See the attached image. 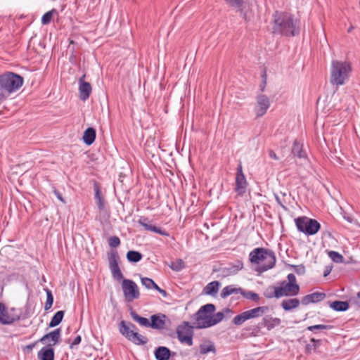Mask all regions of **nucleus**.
<instances>
[{
	"label": "nucleus",
	"instance_id": "f257e3e1",
	"mask_svg": "<svg viewBox=\"0 0 360 360\" xmlns=\"http://www.w3.org/2000/svg\"><path fill=\"white\" fill-rule=\"evenodd\" d=\"M271 25L274 34L294 37L300 33V21L286 12L276 11L272 15Z\"/></svg>",
	"mask_w": 360,
	"mask_h": 360
},
{
	"label": "nucleus",
	"instance_id": "f03ea898",
	"mask_svg": "<svg viewBox=\"0 0 360 360\" xmlns=\"http://www.w3.org/2000/svg\"><path fill=\"white\" fill-rule=\"evenodd\" d=\"M249 260L257 264V271L262 273L274 267L276 262L275 253L269 249L257 248L249 254Z\"/></svg>",
	"mask_w": 360,
	"mask_h": 360
},
{
	"label": "nucleus",
	"instance_id": "7ed1b4c3",
	"mask_svg": "<svg viewBox=\"0 0 360 360\" xmlns=\"http://www.w3.org/2000/svg\"><path fill=\"white\" fill-rule=\"evenodd\" d=\"M352 68L350 62L334 60L331 63L330 83L333 85L342 86L350 77Z\"/></svg>",
	"mask_w": 360,
	"mask_h": 360
},
{
	"label": "nucleus",
	"instance_id": "20e7f679",
	"mask_svg": "<svg viewBox=\"0 0 360 360\" xmlns=\"http://www.w3.org/2000/svg\"><path fill=\"white\" fill-rule=\"evenodd\" d=\"M136 326L131 322L121 321L119 323V332L127 340L136 345H144L148 340L146 337L136 331Z\"/></svg>",
	"mask_w": 360,
	"mask_h": 360
},
{
	"label": "nucleus",
	"instance_id": "39448f33",
	"mask_svg": "<svg viewBox=\"0 0 360 360\" xmlns=\"http://www.w3.org/2000/svg\"><path fill=\"white\" fill-rule=\"evenodd\" d=\"M23 82V77L14 72H8L0 75V88L8 94L17 91Z\"/></svg>",
	"mask_w": 360,
	"mask_h": 360
},
{
	"label": "nucleus",
	"instance_id": "423d86ee",
	"mask_svg": "<svg viewBox=\"0 0 360 360\" xmlns=\"http://www.w3.org/2000/svg\"><path fill=\"white\" fill-rule=\"evenodd\" d=\"M216 307L213 304H206L202 306L195 314V323L196 328H207L212 327V314L215 311Z\"/></svg>",
	"mask_w": 360,
	"mask_h": 360
},
{
	"label": "nucleus",
	"instance_id": "0eeeda50",
	"mask_svg": "<svg viewBox=\"0 0 360 360\" xmlns=\"http://www.w3.org/2000/svg\"><path fill=\"white\" fill-rule=\"evenodd\" d=\"M288 281L279 282L277 285L276 295L282 297H294L300 292V285L297 283V279L293 274H289L287 276Z\"/></svg>",
	"mask_w": 360,
	"mask_h": 360
},
{
	"label": "nucleus",
	"instance_id": "6e6552de",
	"mask_svg": "<svg viewBox=\"0 0 360 360\" xmlns=\"http://www.w3.org/2000/svg\"><path fill=\"white\" fill-rule=\"evenodd\" d=\"M295 222L297 230L307 236L315 235L321 229V224L317 220L307 217H298Z\"/></svg>",
	"mask_w": 360,
	"mask_h": 360
},
{
	"label": "nucleus",
	"instance_id": "1a4fd4ad",
	"mask_svg": "<svg viewBox=\"0 0 360 360\" xmlns=\"http://www.w3.org/2000/svg\"><path fill=\"white\" fill-rule=\"evenodd\" d=\"M177 338L181 343L193 345V327L188 321H184L176 328Z\"/></svg>",
	"mask_w": 360,
	"mask_h": 360
},
{
	"label": "nucleus",
	"instance_id": "9d476101",
	"mask_svg": "<svg viewBox=\"0 0 360 360\" xmlns=\"http://www.w3.org/2000/svg\"><path fill=\"white\" fill-rule=\"evenodd\" d=\"M122 288L127 302H130L139 298V289L134 281L124 278L122 283Z\"/></svg>",
	"mask_w": 360,
	"mask_h": 360
},
{
	"label": "nucleus",
	"instance_id": "9b49d317",
	"mask_svg": "<svg viewBox=\"0 0 360 360\" xmlns=\"http://www.w3.org/2000/svg\"><path fill=\"white\" fill-rule=\"evenodd\" d=\"M256 103L255 105V112L257 117H261L264 116L271 105V102L269 98L262 94H259L257 95L256 98Z\"/></svg>",
	"mask_w": 360,
	"mask_h": 360
},
{
	"label": "nucleus",
	"instance_id": "f8f14e48",
	"mask_svg": "<svg viewBox=\"0 0 360 360\" xmlns=\"http://www.w3.org/2000/svg\"><path fill=\"white\" fill-rule=\"evenodd\" d=\"M248 181L243 172V167L240 162L237 167L235 181V192L240 196H243L246 193Z\"/></svg>",
	"mask_w": 360,
	"mask_h": 360
},
{
	"label": "nucleus",
	"instance_id": "ddd939ff",
	"mask_svg": "<svg viewBox=\"0 0 360 360\" xmlns=\"http://www.w3.org/2000/svg\"><path fill=\"white\" fill-rule=\"evenodd\" d=\"M118 255L117 251L112 250L108 257L109 269L111 271L112 276L117 281L123 280V274L119 267Z\"/></svg>",
	"mask_w": 360,
	"mask_h": 360
},
{
	"label": "nucleus",
	"instance_id": "4468645a",
	"mask_svg": "<svg viewBox=\"0 0 360 360\" xmlns=\"http://www.w3.org/2000/svg\"><path fill=\"white\" fill-rule=\"evenodd\" d=\"M60 336L61 329L58 328L43 335L38 340V342H40L41 343L46 345V346H49V344H51V347H53V346L59 343L60 340Z\"/></svg>",
	"mask_w": 360,
	"mask_h": 360
},
{
	"label": "nucleus",
	"instance_id": "2eb2a0df",
	"mask_svg": "<svg viewBox=\"0 0 360 360\" xmlns=\"http://www.w3.org/2000/svg\"><path fill=\"white\" fill-rule=\"evenodd\" d=\"M85 75H83L78 80L79 98L82 101H86L89 98L92 88L89 82L85 81Z\"/></svg>",
	"mask_w": 360,
	"mask_h": 360
},
{
	"label": "nucleus",
	"instance_id": "dca6fc26",
	"mask_svg": "<svg viewBox=\"0 0 360 360\" xmlns=\"http://www.w3.org/2000/svg\"><path fill=\"white\" fill-rule=\"evenodd\" d=\"M139 223L147 231H150L164 236H169V233L165 230H163L153 224H149L148 219L146 217L141 218L139 220Z\"/></svg>",
	"mask_w": 360,
	"mask_h": 360
},
{
	"label": "nucleus",
	"instance_id": "f3484780",
	"mask_svg": "<svg viewBox=\"0 0 360 360\" xmlns=\"http://www.w3.org/2000/svg\"><path fill=\"white\" fill-rule=\"evenodd\" d=\"M166 319V315L163 314L152 315L150 316V327L157 330L165 328Z\"/></svg>",
	"mask_w": 360,
	"mask_h": 360
},
{
	"label": "nucleus",
	"instance_id": "a211bd4d",
	"mask_svg": "<svg viewBox=\"0 0 360 360\" xmlns=\"http://www.w3.org/2000/svg\"><path fill=\"white\" fill-rule=\"evenodd\" d=\"M325 297V293L316 292L304 296L301 300V303L303 305H308L311 303L321 302Z\"/></svg>",
	"mask_w": 360,
	"mask_h": 360
},
{
	"label": "nucleus",
	"instance_id": "6ab92c4d",
	"mask_svg": "<svg viewBox=\"0 0 360 360\" xmlns=\"http://www.w3.org/2000/svg\"><path fill=\"white\" fill-rule=\"evenodd\" d=\"M281 323V320L279 318L272 317L271 316L266 315L263 317L261 325L266 328L268 330L279 326Z\"/></svg>",
	"mask_w": 360,
	"mask_h": 360
},
{
	"label": "nucleus",
	"instance_id": "aec40b11",
	"mask_svg": "<svg viewBox=\"0 0 360 360\" xmlns=\"http://www.w3.org/2000/svg\"><path fill=\"white\" fill-rule=\"evenodd\" d=\"M54 349L51 347V344L43 347L37 353L39 360H54Z\"/></svg>",
	"mask_w": 360,
	"mask_h": 360
},
{
	"label": "nucleus",
	"instance_id": "412c9836",
	"mask_svg": "<svg viewBox=\"0 0 360 360\" xmlns=\"http://www.w3.org/2000/svg\"><path fill=\"white\" fill-rule=\"evenodd\" d=\"M171 354L172 352L169 349L164 346L157 347L154 352V355L157 360H169Z\"/></svg>",
	"mask_w": 360,
	"mask_h": 360
},
{
	"label": "nucleus",
	"instance_id": "4be33fe9",
	"mask_svg": "<svg viewBox=\"0 0 360 360\" xmlns=\"http://www.w3.org/2000/svg\"><path fill=\"white\" fill-rule=\"evenodd\" d=\"M242 290L243 289L241 288H237L234 285H226L221 290V297L225 299L231 295H236L239 293L241 295Z\"/></svg>",
	"mask_w": 360,
	"mask_h": 360
},
{
	"label": "nucleus",
	"instance_id": "5701e85b",
	"mask_svg": "<svg viewBox=\"0 0 360 360\" xmlns=\"http://www.w3.org/2000/svg\"><path fill=\"white\" fill-rule=\"evenodd\" d=\"M300 301L297 298L283 300L281 304V307L286 311H291L299 307Z\"/></svg>",
	"mask_w": 360,
	"mask_h": 360
},
{
	"label": "nucleus",
	"instance_id": "b1692460",
	"mask_svg": "<svg viewBox=\"0 0 360 360\" xmlns=\"http://www.w3.org/2000/svg\"><path fill=\"white\" fill-rule=\"evenodd\" d=\"M220 286V283L217 281L209 283L203 289V293L207 295L215 296Z\"/></svg>",
	"mask_w": 360,
	"mask_h": 360
},
{
	"label": "nucleus",
	"instance_id": "393cba45",
	"mask_svg": "<svg viewBox=\"0 0 360 360\" xmlns=\"http://www.w3.org/2000/svg\"><path fill=\"white\" fill-rule=\"evenodd\" d=\"M269 310V307L266 306L258 307L248 311H245L247 313L249 319L257 318L262 316Z\"/></svg>",
	"mask_w": 360,
	"mask_h": 360
},
{
	"label": "nucleus",
	"instance_id": "a878e982",
	"mask_svg": "<svg viewBox=\"0 0 360 360\" xmlns=\"http://www.w3.org/2000/svg\"><path fill=\"white\" fill-rule=\"evenodd\" d=\"M14 318L9 316L5 305L0 302V323L3 324H11L13 323Z\"/></svg>",
	"mask_w": 360,
	"mask_h": 360
},
{
	"label": "nucleus",
	"instance_id": "bb28decb",
	"mask_svg": "<svg viewBox=\"0 0 360 360\" xmlns=\"http://www.w3.org/2000/svg\"><path fill=\"white\" fill-rule=\"evenodd\" d=\"M82 139L86 145H91L96 139V130L92 127L87 128L84 132Z\"/></svg>",
	"mask_w": 360,
	"mask_h": 360
},
{
	"label": "nucleus",
	"instance_id": "cd10ccee",
	"mask_svg": "<svg viewBox=\"0 0 360 360\" xmlns=\"http://www.w3.org/2000/svg\"><path fill=\"white\" fill-rule=\"evenodd\" d=\"M232 313V310L228 307L224 308L223 311H218L216 314H212V326H215L220 323L224 318L225 314Z\"/></svg>",
	"mask_w": 360,
	"mask_h": 360
},
{
	"label": "nucleus",
	"instance_id": "c85d7f7f",
	"mask_svg": "<svg viewBox=\"0 0 360 360\" xmlns=\"http://www.w3.org/2000/svg\"><path fill=\"white\" fill-rule=\"evenodd\" d=\"M302 145L295 140L292 148V153L294 156L299 158H304L307 157L306 153L303 150Z\"/></svg>",
	"mask_w": 360,
	"mask_h": 360
},
{
	"label": "nucleus",
	"instance_id": "c756f323",
	"mask_svg": "<svg viewBox=\"0 0 360 360\" xmlns=\"http://www.w3.org/2000/svg\"><path fill=\"white\" fill-rule=\"evenodd\" d=\"M243 268V262L241 260H236L229 264L227 271L231 274H236Z\"/></svg>",
	"mask_w": 360,
	"mask_h": 360
},
{
	"label": "nucleus",
	"instance_id": "7c9ffc66",
	"mask_svg": "<svg viewBox=\"0 0 360 360\" xmlns=\"http://www.w3.org/2000/svg\"><path fill=\"white\" fill-rule=\"evenodd\" d=\"M330 307L337 311H345L349 309V304L345 301H334L330 304Z\"/></svg>",
	"mask_w": 360,
	"mask_h": 360
},
{
	"label": "nucleus",
	"instance_id": "2f4dec72",
	"mask_svg": "<svg viewBox=\"0 0 360 360\" xmlns=\"http://www.w3.org/2000/svg\"><path fill=\"white\" fill-rule=\"evenodd\" d=\"M65 312L64 311H57L52 317L51 321L49 323V327L53 328L59 325L63 321Z\"/></svg>",
	"mask_w": 360,
	"mask_h": 360
},
{
	"label": "nucleus",
	"instance_id": "473e14b6",
	"mask_svg": "<svg viewBox=\"0 0 360 360\" xmlns=\"http://www.w3.org/2000/svg\"><path fill=\"white\" fill-rule=\"evenodd\" d=\"M143 258V255L135 250H129L127 253V259L129 262L136 263L141 261Z\"/></svg>",
	"mask_w": 360,
	"mask_h": 360
},
{
	"label": "nucleus",
	"instance_id": "72a5a7b5",
	"mask_svg": "<svg viewBox=\"0 0 360 360\" xmlns=\"http://www.w3.org/2000/svg\"><path fill=\"white\" fill-rule=\"evenodd\" d=\"M131 316L133 320L134 321L137 322L141 326H144V327H147V328L150 327V321L147 318L140 316L135 311H131Z\"/></svg>",
	"mask_w": 360,
	"mask_h": 360
},
{
	"label": "nucleus",
	"instance_id": "f704fd0d",
	"mask_svg": "<svg viewBox=\"0 0 360 360\" xmlns=\"http://www.w3.org/2000/svg\"><path fill=\"white\" fill-rule=\"evenodd\" d=\"M229 6L236 8L238 11L243 13V18H246V13L243 12L242 6L244 4V0H224Z\"/></svg>",
	"mask_w": 360,
	"mask_h": 360
},
{
	"label": "nucleus",
	"instance_id": "c9c22d12",
	"mask_svg": "<svg viewBox=\"0 0 360 360\" xmlns=\"http://www.w3.org/2000/svg\"><path fill=\"white\" fill-rule=\"evenodd\" d=\"M248 320H249L248 316L245 311H243L233 318V323L236 326H241Z\"/></svg>",
	"mask_w": 360,
	"mask_h": 360
},
{
	"label": "nucleus",
	"instance_id": "e433bc0d",
	"mask_svg": "<svg viewBox=\"0 0 360 360\" xmlns=\"http://www.w3.org/2000/svg\"><path fill=\"white\" fill-rule=\"evenodd\" d=\"M210 352H215V347L212 342L203 343L200 345L201 354H206Z\"/></svg>",
	"mask_w": 360,
	"mask_h": 360
},
{
	"label": "nucleus",
	"instance_id": "4c0bfd02",
	"mask_svg": "<svg viewBox=\"0 0 360 360\" xmlns=\"http://www.w3.org/2000/svg\"><path fill=\"white\" fill-rule=\"evenodd\" d=\"M277 286H269L264 292V295L268 298L271 299L273 297L280 298L281 296L276 295Z\"/></svg>",
	"mask_w": 360,
	"mask_h": 360
},
{
	"label": "nucleus",
	"instance_id": "58836bf2",
	"mask_svg": "<svg viewBox=\"0 0 360 360\" xmlns=\"http://www.w3.org/2000/svg\"><path fill=\"white\" fill-rule=\"evenodd\" d=\"M141 284L147 289H155V285L157 284L154 282V281L148 277H142L141 278Z\"/></svg>",
	"mask_w": 360,
	"mask_h": 360
},
{
	"label": "nucleus",
	"instance_id": "ea45409f",
	"mask_svg": "<svg viewBox=\"0 0 360 360\" xmlns=\"http://www.w3.org/2000/svg\"><path fill=\"white\" fill-rule=\"evenodd\" d=\"M241 295H243V297H244L245 298H246L248 300H251L256 302H259V296L256 292H254L252 291H244L243 290Z\"/></svg>",
	"mask_w": 360,
	"mask_h": 360
},
{
	"label": "nucleus",
	"instance_id": "a19ab883",
	"mask_svg": "<svg viewBox=\"0 0 360 360\" xmlns=\"http://www.w3.org/2000/svg\"><path fill=\"white\" fill-rule=\"evenodd\" d=\"M321 341L320 340H315L314 338H311L310 340V343L307 345L306 349L307 352L315 351L321 345Z\"/></svg>",
	"mask_w": 360,
	"mask_h": 360
},
{
	"label": "nucleus",
	"instance_id": "79ce46f5",
	"mask_svg": "<svg viewBox=\"0 0 360 360\" xmlns=\"http://www.w3.org/2000/svg\"><path fill=\"white\" fill-rule=\"evenodd\" d=\"M329 257L336 263H342L344 260V257L342 255L335 251H330L328 252Z\"/></svg>",
	"mask_w": 360,
	"mask_h": 360
},
{
	"label": "nucleus",
	"instance_id": "37998d69",
	"mask_svg": "<svg viewBox=\"0 0 360 360\" xmlns=\"http://www.w3.org/2000/svg\"><path fill=\"white\" fill-rule=\"evenodd\" d=\"M53 302V296L52 295V292L50 290H46V301L45 302L44 305V309L46 311L50 309L52 307Z\"/></svg>",
	"mask_w": 360,
	"mask_h": 360
},
{
	"label": "nucleus",
	"instance_id": "c03bdc74",
	"mask_svg": "<svg viewBox=\"0 0 360 360\" xmlns=\"http://www.w3.org/2000/svg\"><path fill=\"white\" fill-rule=\"evenodd\" d=\"M95 198L96 200V203L98 209L100 210H103L105 208L104 201L102 199L100 193V191L98 188H96V194H95Z\"/></svg>",
	"mask_w": 360,
	"mask_h": 360
},
{
	"label": "nucleus",
	"instance_id": "a18cd8bd",
	"mask_svg": "<svg viewBox=\"0 0 360 360\" xmlns=\"http://www.w3.org/2000/svg\"><path fill=\"white\" fill-rule=\"evenodd\" d=\"M333 328V326L330 325L319 324L310 326L307 327V330L309 331H314L315 330H330Z\"/></svg>",
	"mask_w": 360,
	"mask_h": 360
},
{
	"label": "nucleus",
	"instance_id": "49530a36",
	"mask_svg": "<svg viewBox=\"0 0 360 360\" xmlns=\"http://www.w3.org/2000/svg\"><path fill=\"white\" fill-rule=\"evenodd\" d=\"M289 266L290 269H293L295 271V272L298 275H304L305 274L306 269L303 264H300V265L290 264Z\"/></svg>",
	"mask_w": 360,
	"mask_h": 360
},
{
	"label": "nucleus",
	"instance_id": "de8ad7c7",
	"mask_svg": "<svg viewBox=\"0 0 360 360\" xmlns=\"http://www.w3.org/2000/svg\"><path fill=\"white\" fill-rule=\"evenodd\" d=\"M169 267L174 271H179L184 267V263L181 259H178L176 262L172 263Z\"/></svg>",
	"mask_w": 360,
	"mask_h": 360
},
{
	"label": "nucleus",
	"instance_id": "09e8293b",
	"mask_svg": "<svg viewBox=\"0 0 360 360\" xmlns=\"http://www.w3.org/2000/svg\"><path fill=\"white\" fill-rule=\"evenodd\" d=\"M82 341V338L79 335H76L73 340L70 342V340L68 339L66 342L70 344V348L74 349L76 346L80 344Z\"/></svg>",
	"mask_w": 360,
	"mask_h": 360
},
{
	"label": "nucleus",
	"instance_id": "8fccbe9b",
	"mask_svg": "<svg viewBox=\"0 0 360 360\" xmlns=\"http://www.w3.org/2000/svg\"><path fill=\"white\" fill-rule=\"evenodd\" d=\"M53 15V11H48L44 13L41 18V23L43 25H48L50 23Z\"/></svg>",
	"mask_w": 360,
	"mask_h": 360
},
{
	"label": "nucleus",
	"instance_id": "3c124183",
	"mask_svg": "<svg viewBox=\"0 0 360 360\" xmlns=\"http://www.w3.org/2000/svg\"><path fill=\"white\" fill-rule=\"evenodd\" d=\"M108 244L111 248H117L120 245V239L117 236H112L108 239Z\"/></svg>",
	"mask_w": 360,
	"mask_h": 360
},
{
	"label": "nucleus",
	"instance_id": "603ef678",
	"mask_svg": "<svg viewBox=\"0 0 360 360\" xmlns=\"http://www.w3.org/2000/svg\"><path fill=\"white\" fill-rule=\"evenodd\" d=\"M354 304L360 309V291L357 293L356 297L353 300Z\"/></svg>",
	"mask_w": 360,
	"mask_h": 360
},
{
	"label": "nucleus",
	"instance_id": "864d4df0",
	"mask_svg": "<svg viewBox=\"0 0 360 360\" xmlns=\"http://www.w3.org/2000/svg\"><path fill=\"white\" fill-rule=\"evenodd\" d=\"M53 193H54L55 195L56 196V198L60 201H61L63 203H65V201L64 198H63V195H62V194L60 193V191H58V190L55 189L53 191Z\"/></svg>",
	"mask_w": 360,
	"mask_h": 360
},
{
	"label": "nucleus",
	"instance_id": "5fc2aeb1",
	"mask_svg": "<svg viewBox=\"0 0 360 360\" xmlns=\"http://www.w3.org/2000/svg\"><path fill=\"white\" fill-rule=\"evenodd\" d=\"M332 269H333L332 266H329V265L326 266L324 268V271H323V276L324 277L328 276L330 274Z\"/></svg>",
	"mask_w": 360,
	"mask_h": 360
},
{
	"label": "nucleus",
	"instance_id": "6e6d98bb",
	"mask_svg": "<svg viewBox=\"0 0 360 360\" xmlns=\"http://www.w3.org/2000/svg\"><path fill=\"white\" fill-rule=\"evenodd\" d=\"M155 290L159 292L164 297H166L167 296V292H166V290L160 288L158 285H155Z\"/></svg>",
	"mask_w": 360,
	"mask_h": 360
},
{
	"label": "nucleus",
	"instance_id": "4d7b16f0",
	"mask_svg": "<svg viewBox=\"0 0 360 360\" xmlns=\"http://www.w3.org/2000/svg\"><path fill=\"white\" fill-rule=\"evenodd\" d=\"M269 155L271 158L274 160H278V158L277 157L276 153L274 150H270L269 152Z\"/></svg>",
	"mask_w": 360,
	"mask_h": 360
},
{
	"label": "nucleus",
	"instance_id": "13d9d810",
	"mask_svg": "<svg viewBox=\"0 0 360 360\" xmlns=\"http://www.w3.org/2000/svg\"><path fill=\"white\" fill-rule=\"evenodd\" d=\"M38 342V341L34 342V343H32V344H30L26 346V348L29 350V351H32L33 349V348L35 347V345H37V343Z\"/></svg>",
	"mask_w": 360,
	"mask_h": 360
},
{
	"label": "nucleus",
	"instance_id": "bf43d9fd",
	"mask_svg": "<svg viewBox=\"0 0 360 360\" xmlns=\"http://www.w3.org/2000/svg\"><path fill=\"white\" fill-rule=\"evenodd\" d=\"M275 198H276V202L281 205L282 206L283 208H285V206L282 204L279 197L277 195H275Z\"/></svg>",
	"mask_w": 360,
	"mask_h": 360
},
{
	"label": "nucleus",
	"instance_id": "052dcab7",
	"mask_svg": "<svg viewBox=\"0 0 360 360\" xmlns=\"http://www.w3.org/2000/svg\"><path fill=\"white\" fill-rule=\"evenodd\" d=\"M265 85H266V81L264 82V84L260 86V90L262 91H264V89H265Z\"/></svg>",
	"mask_w": 360,
	"mask_h": 360
}]
</instances>
